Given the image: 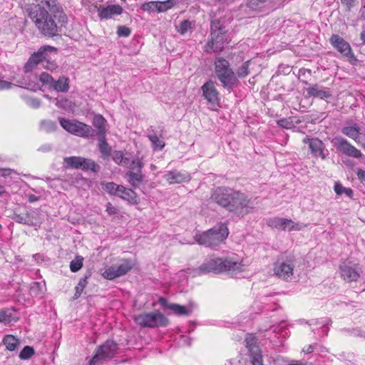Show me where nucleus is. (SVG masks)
<instances>
[{
	"label": "nucleus",
	"mask_w": 365,
	"mask_h": 365,
	"mask_svg": "<svg viewBox=\"0 0 365 365\" xmlns=\"http://www.w3.org/2000/svg\"><path fill=\"white\" fill-rule=\"evenodd\" d=\"M124 167L128 168L130 170L139 171L142 170V168H143V163L139 159H135L131 162L128 159V165H125Z\"/></svg>",
	"instance_id": "obj_45"
},
{
	"label": "nucleus",
	"mask_w": 365,
	"mask_h": 365,
	"mask_svg": "<svg viewBox=\"0 0 365 365\" xmlns=\"http://www.w3.org/2000/svg\"><path fill=\"white\" fill-rule=\"evenodd\" d=\"M0 172L1 173V176L6 177L8 175H10L11 173L13 172V170L9 168H5V169H1Z\"/></svg>",
	"instance_id": "obj_61"
},
{
	"label": "nucleus",
	"mask_w": 365,
	"mask_h": 365,
	"mask_svg": "<svg viewBox=\"0 0 365 365\" xmlns=\"http://www.w3.org/2000/svg\"><path fill=\"white\" fill-rule=\"evenodd\" d=\"M289 220L283 217H274L267 221V225L269 227L282 230H288Z\"/></svg>",
	"instance_id": "obj_31"
},
{
	"label": "nucleus",
	"mask_w": 365,
	"mask_h": 365,
	"mask_svg": "<svg viewBox=\"0 0 365 365\" xmlns=\"http://www.w3.org/2000/svg\"><path fill=\"white\" fill-rule=\"evenodd\" d=\"M44 290L45 284H43L41 282H34L30 287L29 293L32 297H41L44 293Z\"/></svg>",
	"instance_id": "obj_34"
},
{
	"label": "nucleus",
	"mask_w": 365,
	"mask_h": 365,
	"mask_svg": "<svg viewBox=\"0 0 365 365\" xmlns=\"http://www.w3.org/2000/svg\"><path fill=\"white\" fill-rule=\"evenodd\" d=\"M294 264L291 258L278 259L274 264V272L279 278L287 279L293 275Z\"/></svg>",
	"instance_id": "obj_15"
},
{
	"label": "nucleus",
	"mask_w": 365,
	"mask_h": 365,
	"mask_svg": "<svg viewBox=\"0 0 365 365\" xmlns=\"http://www.w3.org/2000/svg\"><path fill=\"white\" fill-rule=\"evenodd\" d=\"M339 269L341 277L347 282H356L362 272L359 264L349 262L341 264Z\"/></svg>",
	"instance_id": "obj_13"
},
{
	"label": "nucleus",
	"mask_w": 365,
	"mask_h": 365,
	"mask_svg": "<svg viewBox=\"0 0 365 365\" xmlns=\"http://www.w3.org/2000/svg\"><path fill=\"white\" fill-rule=\"evenodd\" d=\"M330 42L331 45L344 56L348 58L354 56L349 43L339 35H332L330 38Z\"/></svg>",
	"instance_id": "obj_19"
},
{
	"label": "nucleus",
	"mask_w": 365,
	"mask_h": 365,
	"mask_svg": "<svg viewBox=\"0 0 365 365\" xmlns=\"http://www.w3.org/2000/svg\"><path fill=\"white\" fill-rule=\"evenodd\" d=\"M63 166L66 168L88 170L91 168V163L88 159L79 156H71L63 159Z\"/></svg>",
	"instance_id": "obj_20"
},
{
	"label": "nucleus",
	"mask_w": 365,
	"mask_h": 365,
	"mask_svg": "<svg viewBox=\"0 0 365 365\" xmlns=\"http://www.w3.org/2000/svg\"><path fill=\"white\" fill-rule=\"evenodd\" d=\"M134 321L142 327H166L169 321L159 311L143 313L134 317Z\"/></svg>",
	"instance_id": "obj_8"
},
{
	"label": "nucleus",
	"mask_w": 365,
	"mask_h": 365,
	"mask_svg": "<svg viewBox=\"0 0 365 365\" xmlns=\"http://www.w3.org/2000/svg\"><path fill=\"white\" fill-rule=\"evenodd\" d=\"M83 257L81 256H76L74 259L70 262V269L72 272L79 271L83 267Z\"/></svg>",
	"instance_id": "obj_43"
},
{
	"label": "nucleus",
	"mask_w": 365,
	"mask_h": 365,
	"mask_svg": "<svg viewBox=\"0 0 365 365\" xmlns=\"http://www.w3.org/2000/svg\"><path fill=\"white\" fill-rule=\"evenodd\" d=\"M269 0H248L247 6L252 10H259L263 8Z\"/></svg>",
	"instance_id": "obj_44"
},
{
	"label": "nucleus",
	"mask_w": 365,
	"mask_h": 365,
	"mask_svg": "<svg viewBox=\"0 0 365 365\" xmlns=\"http://www.w3.org/2000/svg\"><path fill=\"white\" fill-rule=\"evenodd\" d=\"M41 128L46 133L54 132L57 128L56 122L51 120H43L41 122Z\"/></svg>",
	"instance_id": "obj_40"
},
{
	"label": "nucleus",
	"mask_w": 365,
	"mask_h": 365,
	"mask_svg": "<svg viewBox=\"0 0 365 365\" xmlns=\"http://www.w3.org/2000/svg\"><path fill=\"white\" fill-rule=\"evenodd\" d=\"M202 96L209 103L217 104L220 101V94L216 88L215 83L211 80L207 81L201 87Z\"/></svg>",
	"instance_id": "obj_17"
},
{
	"label": "nucleus",
	"mask_w": 365,
	"mask_h": 365,
	"mask_svg": "<svg viewBox=\"0 0 365 365\" xmlns=\"http://www.w3.org/2000/svg\"><path fill=\"white\" fill-rule=\"evenodd\" d=\"M300 122V120L294 121L293 117H289L277 120V124L282 128L292 129L295 127V124H298Z\"/></svg>",
	"instance_id": "obj_38"
},
{
	"label": "nucleus",
	"mask_w": 365,
	"mask_h": 365,
	"mask_svg": "<svg viewBox=\"0 0 365 365\" xmlns=\"http://www.w3.org/2000/svg\"><path fill=\"white\" fill-rule=\"evenodd\" d=\"M324 143L319 138H314V141L311 142L309 150L314 157H320L324 160L327 155L324 153Z\"/></svg>",
	"instance_id": "obj_28"
},
{
	"label": "nucleus",
	"mask_w": 365,
	"mask_h": 365,
	"mask_svg": "<svg viewBox=\"0 0 365 365\" xmlns=\"http://www.w3.org/2000/svg\"><path fill=\"white\" fill-rule=\"evenodd\" d=\"M112 158L119 165L125 166L128 165V158L124 157L123 153L120 150L113 151Z\"/></svg>",
	"instance_id": "obj_37"
},
{
	"label": "nucleus",
	"mask_w": 365,
	"mask_h": 365,
	"mask_svg": "<svg viewBox=\"0 0 365 365\" xmlns=\"http://www.w3.org/2000/svg\"><path fill=\"white\" fill-rule=\"evenodd\" d=\"M106 211L110 215H111L116 214L118 210L110 202H108L106 205Z\"/></svg>",
	"instance_id": "obj_55"
},
{
	"label": "nucleus",
	"mask_w": 365,
	"mask_h": 365,
	"mask_svg": "<svg viewBox=\"0 0 365 365\" xmlns=\"http://www.w3.org/2000/svg\"><path fill=\"white\" fill-rule=\"evenodd\" d=\"M332 143L336 150L346 155L356 158H359L362 155V153L360 150H359L357 148L350 144L346 139L341 137L335 138Z\"/></svg>",
	"instance_id": "obj_16"
},
{
	"label": "nucleus",
	"mask_w": 365,
	"mask_h": 365,
	"mask_svg": "<svg viewBox=\"0 0 365 365\" xmlns=\"http://www.w3.org/2000/svg\"><path fill=\"white\" fill-rule=\"evenodd\" d=\"M192 29V22L188 20L182 21L178 27V31L183 35Z\"/></svg>",
	"instance_id": "obj_48"
},
{
	"label": "nucleus",
	"mask_w": 365,
	"mask_h": 365,
	"mask_svg": "<svg viewBox=\"0 0 365 365\" xmlns=\"http://www.w3.org/2000/svg\"><path fill=\"white\" fill-rule=\"evenodd\" d=\"M83 291V289H81V287H79V286L77 285L76 287V293L74 294L73 298L74 299H78L81 296V294H82Z\"/></svg>",
	"instance_id": "obj_62"
},
{
	"label": "nucleus",
	"mask_w": 365,
	"mask_h": 365,
	"mask_svg": "<svg viewBox=\"0 0 365 365\" xmlns=\"http://www.w3.org/2000/svg\"><path fill=\"white\" fill-rule=\"evenodd\" d=\"M345 188L346 187H343L342 185L340 184L339 182H335L334 189L336 195H342L344 193Z\"/></svg>",
	"instance_id": "obj_54"
},
{
	"label": "nucleus",
	"mask_w": 365,
	"mask_h": 365,
	"mask_svg": "<svg viewBox=\"0 0 365 365\" xmlns=\"http://www.w3.org/2000/svg\"><path fill=\"white\" fill-rule=\"evenodd\" d=\"M118 344L113 341H106L100 346L93 356V365H102L105 361L112 359L116 353Z\"/></svg>",
	"instance_id": "obj_9"
},
{
	"label": "nucleus",
	"mask_w": 365,
	"mask_h": 365,
	"mask_svg": "<svg viewBox=\"0 0 365 365\" xmlns=\"http://www.w3.org/2000/svg\"><path fill=\"white\" fill-rule=\"evenodd\" d=\"M51 150H52V145L51 144H48V143L42 145L38 149V151H41L42 153H48V152H50Z\"/></svg>",
	"instance_id": "obj_57"
},
{
	"label": "nucleus",
	"mask_w": 365,
	"mask_h": 365,
	"mask_svg": "<svg viewBox=\"0 0 365 365\" xmlns=\"http://www.w3.org/2000/svg\"><path fill=\"white\" fill-rule=\"evenodd\" d=\"M306 227V225H303L299 222H294L292 220H289L288 231L302 230Z\"/></svg>",
	"instance_id": "obj_49"
},
{
	"label": "nucleus",
	"mask_w": 365,
	"mask_h": 365,
	"mask_svg": "<svg viewBox=\"0 0 365 365\" xmlns=\"http://www.w3.org/2000/svg\"><path fill=\"white\" fill-rule=\"evenodd\" d=\"M117 196L131 203H138V199L136 193L132 189L125 187L123 185H121L118 190Z\"/></svg>",
	"instance_id": "obj_29"
},
{
	"label": "nucleus",
	"mask_w": 365,
	"mask_h": 365,
	"mask_svg": "<svg viewBox=\"0 0 365 365\" xmlns=\"http://www.w3.org/2000/svg\"><path fill=\"white\" fill-rule=\"evenodd\" d=\"M13 86L12 83L0 79V91L10 89Z\"/></svg>",
	"instance_id": "obj_53"
},
{
	"label": "nucleus",
	"mask_w": 365,
	"mask_h": 365,
	"mask_svg": "<svg viewBox=\"0 0 365 365\" xmlns=\"http://www.w3.org/2000/svg\"><path fill=\"white\" fill-rule=\"evenodd\" d=\"M307 92L309 96L321 99L329 98L331 96V93L328 88L321 87L318 84H314L307 88Z\"/></svg>",
	"instance_id": "obj_24"
},
{
	"label": "nucleus",
	"mask_w": 365,
	"mask_h": 365,
	"mask_svg": "<svg viewBox=\"0 0 365 365\" xmlns=\"http://www.w3.org/2000/svg\"><path fill=\"white\" fill-rule=\"evenodd\" d=\"M229 230L225 222L217 224L212 228L202 233L196 234L195 241L205 247H215L222 243L228 236Z\"/></svg>",
	"instance_id": "obj_4"
},
{
	"label": "nucleus",
	"mask_w": 365,
	"mask_h": 365,
	"mask_svg": "<svg viewBox=\"0 0 365 365\" xmlns=\"http://www.w3.org/2000/svg\"><path fill=\"white\" fill-rule=\"evenodd\" d=\"M134 264L130 259H122L118 264H114L108 267L103 273L104 278L112 280L117 277L127 274L133 268Z\"/></svg>",
	"instance_id": "obj_11"
},
{
	"label": "nucleus",
	"mask_w": 365,
	"mask_h": 365,
	"mask_svg": "<svg viewBox=\"0 0 365 365\" xmlns=\"http://www.w3.org/2000/svg\"><path fill=\"white\" fill-rule=\"evenodd\" d=\"M96 140V148L103 160H108L112 155V147L108 144L106 135L95 137Z\"/></svg>",
	"instance_id": "obj_22"
},
{
	"label": "nucleus",
	"mask_w": 365,
	"mask_h": 365,
	"mask_svg": "<svg viewBox=\"0 0 365 365\" xmlns=\"http://www.w3.org/2000/svg\"><path fill=\"white\" fill-rule=\"evenodd\" d=\"M36 4L34 5H38L39 7L46 9L51 13H61V6L57 3L56 0H34Z\"/></svg>",
	"instance_id": "obj_30"
},
{
	"label": "nucleus",
	"mask_w": 365,
	"mask_h": 365,
	"mask_svg": "<svg viewBox=\"0 0 365 365\" xmlns=\"http://www.w3.org/2000/svg\"><path fill=\"white\" fill-rule=\"evenodd\" d=\"M250 61L245 62L237 71L236 76L239 78H244L249 74V64Z\"/></svg>",
	"instance_id": "obj_47"
},
{
	"label": "nucleus",
	"mask_w": 365,
	"mask_h": 365,
	"mask_svg": "<svg viewBox=\"0 0 365 365\" xmlns=\"http://www.w3.org/2000/svg\"><path fill=\"white\" fill-rule=\"evenodd\" d=\"M215 72L222 86L230 91L238 83V80L230 63L223 58H217L215 61Z\"/></svg>",
	"instance_id": "obj_7"
},
{
	"label": "nucleus",
	"mask_w": 365,
	"mask_h": 365,
	"mask_svg": "<svg viewBox=\"0 0 365 365\" xmlns=\"http://www.w3.org/2000/svg\"><path fill=\"white\" fill-rule=\"evenodd\" d=\"M244 264L233 257L225 258H213L206 260L198 268L199 274L214 272L219 274L223 272H242Z\"/></svg>",
	"instance_id": "obj_3"
},
{
	"label": "nucleus",
	"mask_w": 365,
	"mask_h": 365,
	"mask_svg": "<svg viewBox=\"0 0 365 365\" xmlns=\"http://www.w3.org/2000/svg\"><path fill=\"white\" fill-rule=\"evenodd\" d=\"M34 354V349L33 347L29 346H26L21 351L19 354V358L21 359H29Z\"/></svg>",
	"instance_id": "obj_46"
},
{
	"label": "nucleus",
	"mask_w": 365,
	"mask_h": 365,
	"mask_svg": "<svg viewBox=\"0 0 365 365\" xmlns=\"http://www.w3.org/2000/svg\"><path fill=\"white\" fill-rule=\"evenodd\" d=\"M159 303L160 305H162L163 307L167 308L169 309V306H170L172 304L170 303H168V302L167 301L166 299L163 298V297H160L159 299Z\"/></svg>",
	"instance_id": "obj_60"
},
{
	"label": "nucleus",
	"mask_w": 365,
	"mask_h": 365,
	"mask_svg": "<svg viewBox=\"0 0 365 365\" xmlns=\"http://www.w3.org/2000/svg\"><path fill=\"white\" fill-rule=\"evenodd\" d=\"M174 0H167L165 1H149L144 3L141 9L148 12H164L171 9L174 6Z\"/></svg>",
	"instance_id": "obj_18"
},
{
	"label": "nucleus",
	"mask_w": 365,
	"mask_h": 365,
	"mask_svg": "<svg viewBox=\"0 0 365 365\" xmlns=\"http://www.w3.org/2000/svg\"><path fill=\"white\" fill-rule=\"evenodd\" d=\"M39 80L43 85L58 92L66 93L69 88V79L64 76H60L56 81L50 74L43 72L39 76Z\"/></svg>",
	"instance_id": "obj_10"
},
{
	"label": "nucleus",
	"mask_w": 365,
	"mask_h": 365,
	"mask_svg": "<svg viewBox=\"0 0 365 365\" xmlns=\"http://www.w3.org/2000/svg\"><path fill=\"white\" fill-rule=\"evenodd\" d=\"M245 342L246 347L248 349L250 356L262 353L258 346V339L254 334H247Z\"/></svg>",
	"instance_id": "obj_26"
},
{
	"label": "nucleus",
	"mask_w": 365,
	"mask_h": 365,
	"mask_svg": "<svg viewBox=\"0 0 365 365\" xmlns=\"http://www.w3.org/2000/svg\"><path fill=\"white\" fill-rule=\"evenodd\" d=\"M251 359V363L252 365H264L262 353L250 356Z\"/></svg>",
	"instance_id": "obj_51"
},
{
	"label": "nucleus",
	"mask_w": 365,
	"mask_h": 365,
	"mask_svg": "<svg viewBox=\"0 0 365 365\" xmlns=\"http://www.w3.org/2000/svg\"><path fill=\"white\" fill-rule=\"evenodd\" d=\"M121 185H117L113 182L102 183L103 189L111 195L117 196V193Z\"/></svg>",
	"instance_id": "obj_39"
},
{
	"label": "nucleus",
	"mask_w": 365,
	"mask_h": 365,
	"mask_svg": "<svg viewBox=\"0 0 365 365\" xmlns=\"http://www.w3.org/2000/svg\"><path fill=\"white\" fill-rule=\"evenodd\" d=\"M341 132L345 135L355 140L359 137L360 135L359 128L356 124H354L352 126L344 127L341 129Z\"/></svg>",
	"instance_id": "obj_33"
},
{
	"label": "nucleus",
	"mask_w": 365,
	"mask_h": 365,
	"mask_svg": "<svg viewBox=\"0 0 365 365\" xmlns=\"http://www.w3.org/2000/svg\"><path fill=\"white\" fill-rule=\"evenodd\" d=\"M357 177L365 185V170L359 169L357 171Z\"/></svg>",
	"instance_id": "obj_59"
},
{
	"label": "nucleus",
	"mask_w": 365,
	"mask_h": 365,
	"mask_svg": "<svg viewBox=\"0 0 365 365\" xmlns=\"http://www.w3.org/2000/svg\"><path fill=\"white\" fill-rule=\"evenodd\" d=\"M3 342L4 344L6 346V348L9 351L16 350L20 344L19 339H16L13 335L5 336Z\"/></svg>",
	"instance_id": "obj_35"
},
{
	"label": "nucleus",
	"mask_w": 365,
	"mask_h": 365,
	"mask_svg": "<svg viewBox=\"0 0 365 365\" xmlns=\"http://www.w3.org/2000/svg\"><path fill=\"white\" fill-rule=\"evenodd\" d=\"M108 128V122L102 115H94L93 117V137L106 135Z\"/></svg>",
	"instance_id": "obj_21"
},
{
	"label": "nucleus",
	"mask_w": 365,
	"mask_h": 365,
	"mask_svg": "<svg viewBox=\"0 0 365 365\" xmlns=\"http://www.w3.org/2000/svg\"><path fill=\"white\" fill-rule=\"evenodd\" d=\"M56 106L68 113H73L76 104L66 98H56Z\"/></svg>",
	"instance_id": "obj_32"
},
{
	"label": "nucleus",
	"mask_w": 365,
	"mask_h": 365,
	"mask_svg": "<svg viewBox=\"0 0 365 365\" xmlns=\"http://www.w3.org/2000/svg\"><path fill=\"white\" fill-rule=\"evenodd\" d=\"M38 199H39V197H37V196H36V195H29L28 196V200H29V201L30 202H36V201H38Z\"/></svg>",
	"instance_id": "obj_64"
},
{
	"label": "nucleus",
	"mask_w": 365,
	"mask_h": 365,
	"mask_svg": "<svg viewBox=\"0 0 365 365\" xmlns=\"http://www.w3.org/2000/svg\"><path fill=\"white\" fill-rule=\"evenodd\" d=\"M56 51V48L50 46L41 47L37 52L34 53L26 63L24 70L25 73L31 72L36 66L41 65L48 70H53L56 66L50 61L48 52Z\"/></svg>",
	"instance_id": "obj_6"
},
{
	"label": "nucleus",
	"mask_w": 365,
	"mask_h": 365,
	"mask_svg": "<svg viewBox=\"0 0 365 365\" xmlns=\"http://www.w3.org/2000/svg\"><path fill=\"white\" fill-rule=\"evenodd\" d=\"M123 11V8L118 4L108 5L98 9L100 17L106 19L112 18L115 15H120Z\"/></svg>",
	"instance_id": "obj_25"
},
{
	"label": "nucleus",
	"mask_w": 365,
	"mask_h": 365,
	"mask_svg": "<svg viewBox=\"0 0 365 365\" xmlns=\"http://www.w3.org/2000/svg\"><path fill=\"white\" fill-rule=\"evenodd\" d=\"M11 218L17 223L28 226H37L41 224L39 213L36 210L29 209L24 214L14 213Z\"/></svg>",
	"instance_id": "obj_12"
},
{
	"label": "nucleus",
	"mask_w": 365,
	"mask_h": 365,
	"mask_svg": "<svg viewBox=\"0 0 365 365\" xmlns=\"http://www.w3.org/2000/svg\"><path fill=\"white\" fill-rule=\"evenodd\" d=\"M227 41L225 26L218 19H213L210 23V38L205 46L207 53L219 52L224 48Z\"/></svg>",
	"instance_id": "obj_5"
},
{
	"label": "nucleus",
	"mask_w": 365,
	"mask_h": 365,
	"mask_svg": "<svg viewBox=\"0 0 365 365\" xmlns=\"http://www.w3.org/2000/svg\"><path fill=\"white\" fill-rule=\"evenodd\" d=\"M88 277L86 275L84 277L80 279L78 285L79 286V287H81V289H84V288L86 287V285L88 284Z\"/></svg>",
	"instance_id": "obj_58"
},
{
	"label": "nucleus",
	"mask_w": 365,
	"mask_h": 365,
	"mask_svg": "<svg viewBox=\"0 0 365 365\" xmlns=\"http://www.w3.org/2000/svg\"><path fill=\"white\" fill-rule=\"evenodd\" d=\"M25 11L43 35L51 37L58 34L59 27L55 19L57 16L61 18V13H51L38 5L26 4Z\"/></svg>",
	"instance_id": "obj_2"
},
{
	"label": "nucleus",
	"mask_w": 365,
	"mask_h": 365,
	"mask_svg": "<svg viewBox=\"0 0 365 365\" xmlns=\"http://www.w3.org/2000/svg\"><path fill=\"white\" fill-rule=\"evenodd\" d=\"M341 3L346 6V10L350 11L351 9L354 6L355 0H341Z\"/></svg>",
	"instance_id": "obj_56"
},
{
	"label": "nucleus",
	"mask_w": 365,
	"mask_h": 365,
	"mask_svg": "<svg viewBox=\"0 0 365 365\" xmlns=\"http://www.w3.org/2000/svg\"><path fill=\"white\" fill-rule=\"evenodd\" d=\"M125 178L133 188H136L138 187L140 183L143 181L145 176L142 170H128L125 173Z\"/></svg>",
	"instance_id": "obj_27"
},
{
	"label": "nucleus",
	"mask_w": 365,
	"mask_h": 365,
	"mask_svg": "<svg viewBox=\"0 0 365 365\" xmlns=\"http://www.w3.org/2000/svg\"><path fill=\"white\" fill-rule=\"evenodd\" d=\"M27 104L33 108H38L41 106V101L38 98H29L27 101Z\"/></svg>",
	"instance_id": "obj_52"
},
{
	"label": "nucleus",
	"mask_w": 365,
	"mask_h": 365,
	"mask_svg": "<svg viewBox=\"0 0 365 365\" xmlns=\"http://www.w3.org/2000/svg\"><path fill=\"white\" fill-rule=\"evenodd\" d=\"M130 32V29L125 26H119L117 29V34L119 36L128 37Z\"/></svg>",
	"instance_id": "obj_50"
},
{
	"label": "nucleus",
	"mask_w": 365,
	"mask_h": 365,
	"mask_svg": "<svg viewBox=\"0 0 365 365\" xmlns=\"http://www.w3.org/2000/svg\"><path fill=\"white\" fill-rule=\"evenodd\" d=\"M148 138L150 140V142L152 143V146H153V149H155V150L158 149L160 150L165 145L164 141L162 140H160L159 138L155 134V133L154 132V130H152V132L148 135Z\"/></svg>",
	"instance_id": "obj_36"
},
{
	"label": "nucleus",
	"mask_w": 365,
	"mask_h": 365,
	"mask_svg": "<svg viewBox=\"0 0 365 365\" xmlns=\"http://www.w3.org/2000/svg\"><path fill=\"white\" fill-rule=\"evenodd\" d=\"M169 309L180 316H187L190 314V311L186 307L178 304H172L169 306Z\"/></svg>",
	"instance_id": "obj_42"
},
{
	"label": "nucleus",
	"mask_w": 365,
	"mask_h": 365,
	"mask_svg": "<svg viewBox=\"0 0 365 365\" xmlns=\"http://www.w3.org/2000/svg\"><path fill=\"white\" fill-rule=\"evenodd\" d=\"M344 193L350 198L353 197V190L351 188L346 187L344 191Z\"/></svg>",
	"instance_id": "obj_63"
},
{
	"label": "nucleus",
	"mask_w": 365,
	"mask_h": 365,
	"mask_svg": "<svg viewBox=\"0 0 365 365\" xmlns=\"http://www.w3.org/2000/svg\"><path fill=\"white\" fill-rule=\"evenodd\" d=\"M59 123L61 126L66 131L78 136L86 135L89 130L87 125L76 120L60 118Z\"/></svg>",
	"instance_id": "obj_14"
},
{
	"label": "nucleus",
	"mask_w": 365,
	"mask_h": 365,
	"mask_svg": "<svg viewBox=\"0 0 365 365\" xmlns=\"http://www.w3.org/2000/svg\"><path fill=\"white\" fill-rule=\"evenodd\" d=\"M164 178L170 184H175L188 181L190 180V175L185 172L172 170L168 172Z\"/></svg>",
	"instance_id": "obj_23"
},
{
	"label": "nucleus",
	"mask_w": 365,
	"mask_h": 365,
	"mask_svg": "<svg viewBox=\"0 0 365 365\" xmlns=\"http://www.w3.org/2000/svg\"><path fill=\"white\" fill-rule=\"evenodd\" d=\"M211 197L214 202L237 216L243 217L255 208L252 200L245 193L230 188L217 187Z\"/></svg>",
	"instance_id": "obj_1"
},
{
	"label": "nucleus",
	"mask_w": 365,
	"mask_h": 365,
	"mask_svg": "<svg viewBox=\"0 0 365 365\" xmlns=\"http://www.w3.org/2000/svg\"><path fill=\"white\" fill-rule=\"evenodd\" d=\"M13 321H16L12 316L11 311L9 309H4L0 311V323L9 324Z\"/></svg>",
	"instance_id": "obj_41"
}]
</instances>
